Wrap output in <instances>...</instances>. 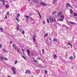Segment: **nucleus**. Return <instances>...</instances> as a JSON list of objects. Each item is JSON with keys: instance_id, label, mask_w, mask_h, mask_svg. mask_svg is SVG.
Listing matches in <instances>:
<instances>
[{"instance_id": "obj_1", "label": "nucleus", "mask_w": 77, "mask_h": 77, "mask_svg": "<svg viewBox=\"0 0 77 77\" xmlns=\"http://www.w3.org/2000/svg\"><path fill=\"white\" fill-rule=\"evenodd\" d=\"M49 20L51 23L56 22V19H53V18H52V17H49Z\"/></svg>"}, {"instance_id": "obj_2", "label": "nucleus", "mask_w": 77, "mask_h": 77, "mask_svg": "<svg viewBox=\"0 0 77 77\" xmlns=\"http://www.w3.org/2000/svg\"><path fill=\"white\" fill-rule=\"evenodd\" d=\"M11 71H12L14 74H16V69L15 67H13L11 69Z\"/></svg>"}, {"instance_id": "obj_3", "label": "nucleus", "mask_w": 77, "mask_h": 77, "mask_svg": "<svg viewBox=\"0 0 77 77\" xmlns=\"http://www.w3.org/2000/svg\"><path fill=\"white\" fill-rule=\"evenodd\" d=\"M40 5H41L42 6H45L47 5V4L43 2H40Z\"/></svg>"}, {"instance_id": "obj_4", "label": "nucleus", "mask_w": 77, "mask_h": 77, "mask_svg": "<svg viewBox=\"0 0 77 77\" xmlns=\"http://www.w3.org/2000/svg\"><path fill=\"white\" fill-rule=\"evenodd\" d=\"M26 51L28 53V56H30V50L27 49Z\"/></svg>"}, {"instance_id": "obj_5", "label": "nucleus", "mask_w": 77, "mask_h": 77, "mask_svg": "<svg viewBox=\"0 0 77 77\" xmlns=\"http://www.w3.org/2000/svg\"><path fill=\"white\" fill-rule=\"evenodd\" d=\"M32 39L34 41H36V35H33V37H32Z\"/></svg>"}, {"instance_id": "obj_6", "label": "nucleus", "mask_w": 77, "mask_h": 77, "mask_svg": "<svg viewBox=\"0 0 77 77\" xmlns=\"http://www.w3.org/2000/svg\"><path fill=\"white\" fill-rule=\"evenodd\" d=\"M31 73L30 71L29 70H26L25 72L26 74H27V73H29V74H30Z\"/></svg>"}, {"instance_id": "obj_7", "label": "nucleus", "mask_w": 77, "mask_h": 77, "mask_svg": "<svg viewBox=\"0 0 77 77\" xmlns=\"http://www.w3.org/2000/svg\"><path fill=\"white\" fill-rule=\"evenodd\" d=\"M70 4L67 3V4H66V7L67 8H68V7H69V6H70Z\"/></svg>"}, {"instance_id": "obj_8", "label": "nucleus", "mask_w": 77, "mask_h": 77, "mask_svg": "<svg viewBox=\"0 0 77 77\" xmlns=\"http://www.w3.org/2000/svg\"><path fill=\"white\" fill-rule=\"evenodd\" d=\"M69 59H70V60L71 61L73 60V59H74L73 58V57H72V56H71L69 57Z\"/></svg>"}, {"instance_id": "obj_9", "label": "nucleus", "mask_w": 77, "mask_h": 77, "mask_svg": "<svg viewBox=\"0 0 77 77\" xmlns=\"http://www.w3.org/2000/svg\"><path fill=\"white\" fill-rule=\"evenodd\" d=\"M13 47L14 48V49L15 50H17V48H16V46H15V45L14 44L12 45Z\"/></svg>"}, {"instance_id": "obj_10", "label": "nucleus", "mask_w": 77, "mask_h": 77, "mask_svg": "<svg viewBox=\"0 0 77 77\" xmlns=\"http://www.w3.org/2000/svg\"><path fill=\"white\" fill-rule=\"evenodd\" d=\"M53 56L54 57V58L55 59H57V56L55 54L53 55Z\"/></svg>"}, {"instance_id": "obj_11", "label": "nucleus", "mask_w": 77, "mask_h": 77, "mask_svg": "<svg viewBox=\"0 0 77 77\" xmlns=\"http://www.w3.org/2000/svg\"><path fill=\"white\" fill-rule=\"evenodd\" d=\"M33 2L35 3H38V0H33Z\"/></svg>"}, {"instance_id": "obj_12", "label": "nucleus", "mask_w": 77, "mask_h": 77, "mask_svg": "<svg viewBox=\"0 0 77 77\" xmlns=\"http://www.w3.org/2000/svg\"><path fill=\"white\" fill-rule=\"evenodd\" d=\"M37 13H38V15H39L40 18H42V17H41V14H40V13H39V11H37Z\"/></svg>"}, {"instance_id": "obj_13", "label": "nucleus", "mask_w": 77, "mask_h": 77, "mask_svg": "<svg viewBox=\"0 0 77 77\" xmlns=\"http://www.w3.org/2000/svg\"><path fill=\"white\" fill-rule=\"evenodd\" d=\"M34 62L35 63H38V61L36 60H34Z\"/></svg>"}, {"instance_id": "obj_14", "label": "nucleus", "mask_w": 77, "mask_h": 77, "mask_svg": "<svg viewBox=\"0 0 77 77\" xmlns=\"http://www.w3.org/2000/svg\"><path fill=\"white\" fill-rule=\"evenodd\" d=\"M73 12V11L72 9H70V13L71 14H72V13Z\"/></svg>"}, {"instance_id": "obj_15", "label": "nucleus", "mask_w": 77, "mask_h": 77, "mask_svg": "<svg viewBox=\"0 0 77 77\" xmlns=\"http://www.w3.org/2000/svg\"><path fill=\"white\" fill-rule=\"evenodd\" d=\"M67 44H68V45H70L71 47V48H72V44H71V43L70 42L68 43Z\"/></svg>"}, {"instance_id": "obj_16", "label": "nucleus", "mask_w": 77, "mask_h": 77, "mask_svg": "<svg viewBox=\"0 0 77 77\" xmlns=\"http://www.w3.org/2000/svg\"><path fill=\"white\" fill-rule=\"evenodd\" d=\"M62 12H60L59 13H58L57 14V15L58 17H59V16H60V15H61V14H62Z\"/></svg>"}, {"instance_id": "obj_17", "label": "nucleus", "mask_w": 77, "mask_h": 77, "mask_svg": "<svg viewBox=\"0 0 77 77\" xmlns=\"http://www.w3.org/2000/svg\"><path fill=\"white\" fill-rule=\"evenodd\" d=\"M48 33H45L44 35V37H46V36H48Z\"/></svg>"}, {"instance_id": "obj_18", "label": "nucleus", "mask_w": 77, "mask_h": 77, "mask_svg": "<svg viewBox=\"0 0 77 77\" xmlns=\"http://www.w3.org/2000/svg\"><path fill=\"white\" fill-rule=\"evenodd\" d=\"M60 17L61 18L63 19L64 18V16L63 14H62L60 16Z\"/></svg>"}, {"instance_id": "obj_19", "label": "nucleus", "mask_w": 77, "mask_h": 77, "mask_svg": "<svg viewBox=\"0 0 77 77\" xmlns=\"http://www.w3.org/2000/svg\"><path fill=\"white\" fill-rule=\"evenodd\" d=\"M0 31L2 32H3V29L2 28H0Z\"/></svg>"}, {"instance_id": "obj_20", "label": "nucleus", "mask_w": 77, "mask_h": 77, "mask_svg": "<svg viewBox=\"0 0 77 77\" xmlns=\"http://www.w3.org/2000/svg\"><path fill=\"white\" fill-rule=\"evenodd\" d=\"M5 7L7 8V9L9 8V5H5Z\"/></svg>"}, {"instance_id": "obj_21", "label": "nucleus", "mask_w": 77, "mask_h": 77, "mask_svg": "<svg viewBox=\"0 0 77 77\" xmlns=\"http://www.w3.org/2000/svg\"><path fill=\"white\" fill-rule=\"evenodd\" d=\"M56 2H57V1H56V0H54L53 1V3L54 4H55L56 3Z\"/></svg>"}, {"instance_id": "obj_22", "label": "nucleus", "mask_w": 77, "mask_h": 77, "mask_svg": "<svg viewBox=\"0 0 77 77\" xmlns=\"http://www.w3.org/2000/svg\"><path fill=\"white\" fill-rule=\"evenodd\" d=\"M54 41H57V39L56 38H54L53 40Z\"/></svg>"}, {"instance_id": "obj_23", "label": "nucleus", "mask_w": 77, "mask_h": 77, "mask_svg": "<svg viewBox=\"0 0 77 77\" xmlns=\"http://www.w3.org/2000/svg\"><path fill=\"white\" fill-rule=\"evenodd\" d=\"M70 24H75V23H74V22H70Z\"/></svg>"}, {"instance_id": "obj_24", "label": "nucleus", "mask_w": 77, "mask_h": 77, "mask_svg": "<svg viewBox=\"0 0 77 77\" xmlns=\"http://www.w3.org/2000/svg\"><path fill=\"white\" fill-rule=\"evenodd\" d=\"M3 51H4V52H7V50H6V49H3Z\"/></svg>"}, {"instance_id": "obj_25", "label": "nucleus", "mask_w": 77, "mask_h": 77, "mask_svg": "<svg viewBox=\"0 0 77 77\" xmlns=\"http://www.w3.org/2000/svg\"><path fill=\"white\" fill-rule=\"evenodd\" d=\"M56 12H57V11H55L54 12L52 13V14H53V15H54V14H55V13H56Z\"/></svg>"}, {"instance_id": "obj_26", "label": "nucleus", "mask_w": 77, "mask_h": 77, "mask_svg": "<svg viewBox=\"0 0 77 77\" xmlns=\"http://www.w3.org/2000/svg\"><path fill=\"white\" fill-rule=\"evenodd\" d=\"M0 1L1 2H2L5 3V2H6V1H5V0H1Z\"/></svg>"}, {"instance_id": "obj_27", "label": "nucleus", "mask_w": 77, "mask_h": 77, "mask_svg": "<svg viewBox=\"0 0 77 77\" xmlns=\"http://www.w3.org/2000/svg\"><path fill=\"white\" fill-rule=\"evenodd\" d=\"M22 57H23V59H25H25H26V57H24V56H23V55H22V54H21Z\"/></svg>"}, {"instance_id": "obj_28", "label": "nucleus", "mask_w": 77, "mask_h": 77, "mask_svg": "<svg viewBox=\"0 0 77 77\" xmlns=\"http://www.w3.org/2000/svg\"><path fill=\"white\" fill-rule=\"evenodd\" d=\"M74 16H75V17H77V13H74Z\"/></svg>"}, {"instance_id": "obj_29", "label": "nucleus", "mask_w": 77, "mask_h": 77, "mask_svg": "<svg viewBox=\"0 0 77 77\" xmlns=\"http://www.w3.org/2000/svg\"><path fill=\"white\" fill-rule=\"evenodd\" d=\"M16 20H17V21L18 22H20V21H19V20H18V18H17V17H16Z\"/></svg>"}, {"instance_id": "obj_30", "label": "nucleus", "mask_w": 77, "mask_h": 77, "mask_svg": "<svg viewBox=\"0 0 77 77\" xmlns=\"http://www.w3.org/2000/svg\"><path fill=\"white\" fill-rule=\"evenodd\" d=\"M0 59H2V60H4L5 59L3 58V57H0Z\"/></svg>"}, {"instance_id": "obj_31", "label": "nucleus", "mask_w": 77, "mask_h": 77, "mask_svg": "<svg viewBox=\"0 0 77 77\" xmlns=\"http://www.w3.org/2000/svg\"><path fill=\"white\" fill-rule=\"evenodd\" d=\"M18 16H17V18H19V17H20V14H18Z\"/></svg>"}, {"instance_id": "obj_32", "label": "nucleus", "mask_w": 77, "mask_h": 77, "mask_svg": "<svg viewBox=\"0 0 77 77\" xmlns=\"http://www.w3.org/2000/svg\"><path fill=\"white\" fill-rule=\"evenodd\" d=\"M22 34H23V35H24V33H25V32H24V31L23 30L22 31Z\"/></svg>"}, {"instance_id": "obj_33", "label": "nucleus", "mask_w": 77, "mask_h": 77, "mask_svg": "<svg viewBox=\"0 0 77 77\" xmlns=\"http://www.w3.org/2000/svg\"><path fill=\"white\" fill-rule=\"evenodd\" d=\"M59 20L61 21H63V20L61 18Z\"/></svg>"}, {"instance_id": "obj_34", "label": "nucleus", "mask_w": 77, "mask_h": 77, "mask_svg": "<svg viewBox=\"0 0 77 77\" xmlns=\"http://www.w3.org/2000/svg\"><path fill=\"white\" fill-rule=\"evenodd\" d=\"M42 51L43 54H44V49H43L42 50Z\"/></svg>"}, {"instance_id": "obj_35", "label": "nucleus", "mask_w": 77, "mask_h": 77, "mask_svg": "<svg viewBox=\"0 0 77 77\" xmlns=\"http://www.w3.org/2000/svg\"><path fill=\"white\" fill-rule=\"evenodd\" d=\"M25 17L26 18H29V17L28 16H25Z\"/></svg>"}, {"instance_id": "obj_36", "label": "nucleus", "mask_w": 77, "mask_h": 77, "mask_svg": "<svg viewBox=\"0 0 77 77\" xmlns=\"http://www.w3.org/2000/svg\"><path fill=\"white\" fill-rule=\"evenodd\" d=\"M47 21L48 24H49V19H47Z\"/></svg>"}, {"instance_id": "obj_37", "label": "nucleus", "mask_w": 77, "mask_h": 77, "mask_svg": "<svg viewBox=\"0 0 77 77\" xmlns=\"http://www.w3.org/2000/svg\"><path fill=\"white\" fill-rule=\"evenodd\" d=\"M36 59H37V60H41V58L39 57H38Z\"/></svg>"}, {"instance_id": "obj_38", "label": "nucleus", "mask_w": 77, "mask_h": 77, "mask_svg": "<svg viewBox=\"0 0 77 77\" xmlns=\"http://www.w3.org/2000/svg\"><path fill=\"white\" fill-rule=\"evenodd\" d=\"M17 63H18V61H16L15 62V65H16V64H17Z\"/></svg>"}, {"instance_id": "obj_39", "label": "nucleus", "mask_w": 77, "mask_h": 77, "mask_svg": "<svg viewBox=\"0 0 77 77\" xmlns=\"http://www.w3.org/2000/svg\"><path fill=\"white\" fill-rule=\"evenodd\" d=\"M48 72L47 71V70H45V73L46 74H47Z\"/></svg>"}, {"instance_id": "obj_40", "label": "nucleus", "mask_w": 77, "mask_h": 77, "mask_svg": "<svg viewBox=\"0 0 77 77\" xmlns=\"http://www.w3.org/2000/svg\"><path fill=\"white\" fill-rule=\"evenodd\" d=\"M22 51L24 53V50L23 48L22 49Z\"/></svg>"}, {"instance_id": "obj_41", "label": "nucleus", "mask_w": 77, "mask_h": 77, "mask_svg": "<svg viewBox=\"0 0 77 77\" xmlns=\"http://www.w3.org/2000/svg\"><path fill=\"white\" fill-rule=\"evenodd\" d=\"M62 26H64V27H66V26H65V25H63Z\"/></svg>"}, {"instance_id": "obj_42", "label": "nucleus", "mask_w": 77, "mask_h": 77, "mask_svg": "<svg viewBox=\"0 0 77 77\" xmlns=\"http://www.w3.org/2000/svg\"><path fill=\"white\" fill-rule=\"evenodd\" d=\"M2 47H3L2 45H0V48H2Z\"/></svg>"}, {"instance_id": "obj_43", "label": "nucleus", "mask_w": 77, "mask_h": 77, "mask_svg": "<svg viewBox=\"0 0 77 77\" xmlns=\"http://www.w3.org/2000/svg\"><path fill=\"white\" fill-rule=\"evenodd\" d=\"M8 18V17L6 16H5V19H7Z\"/></svg>"}, {"instance_id": "obj_44", "label": "nucleus", "mask_w": 77, "mask_h": 77, "mask_svg": "<svg viewBox=\"0 0 77 77\" xmlns=\"http://www.w3.org/2000/svg\"><path fill=\"white\" fill-rule=\"evenodd\" d=\"M5 2H2V4H3V5H5Z\"/></svg>"}, {"instance_id": "obj_45", "label": "nucleus", "mask_w": 77, "mask_h": 77, "mask_svg": "<svg viewBox=\"0 0 77 77\" xmlns=\"http://www.w3.org/2000/svg\"><path fill=\"white\" fill-rule=\"evenodd\" d=\"M5 60H8V59L6 58V57H5Z\"/></svg>"}, {"instance_id": "obj_46", "label": "nucleus", "mask_w": 77, "mask_h": 77, "mask_svg": "<svg viewBox=\"0 0 77 77\" xmlns=\"http://www.w3.org/2000/svg\"><path fill=\"white\" fill-rule=\"evenodd\" d=\"M17 30H19V28H18V27H17Z\"/></svg>"}, {"instance_id": "obj_47", "label": "nucleus", "mask_w": 77, "mask_h": 77, "mask_svg": "<svg viewBox=\"0 0 77 77\" xmlns=\"http://www.w3.org/2000/svg\"><path fill=\"white\" fill-rule=\"evenodd\" d=\"M31 54L32 56H33V53H31Z\"/></svg>"}, {"instance_id": "obj_48", "label": "nucleus", "mask_w": 77, "mask_h": 77, "mask_svg": "<svg viewBox=\"0 0 77 77\" xmlns=\"http://www.w3.org/2000/svg\"><path fill=\"white\" fill-rule=\"evenodd\" d=\"M49 39H50V41H51V38H49Z\"/></svg>"}, {"instance_id": "obj_49", "label": "nucleus", "mask_w": 77, "mask_h": 77, "mask_svg": "<svg viewBox=\"0 0 77 77\" xmlns=\"http://www.w3.org/2000/svg\"><path fill=\"white\" fill-rule=\"evenodd\" d=\"M22 31H23V30H22V29H20V32H22Z\"/></svg>"}, {"instance_id": "obj_50", "label": "nucleus", "mask_w": 77, "mask_h": 77, "mask_svg": "<svg viewBox=\"0 0 77 77\" xmlns=\"http://www.w3.org/2000/svg\"><path fill=\"white\" fill-rule=\"evenodd\" d=\"M9 12H8L7 14V15H9Z\"/></svg>"}, {"instance_id": "obj_51", "label": "nucleus", "mask_w": 77, "mask_h": 77, "mask_svg": "<svg viewBox=\"0 0 77 77\" xmlns=\"http://www.w3.org/2000/svg\"><path fill=\"white\" fill-rule=\"evenodd\" d=\"M43 24H45V21H43Z\"/></svg>"}, {"instance_id": "obj_52", "label": "nucleus", "mask_w": 77, "mask_h": 77, "mask_svg": "<svg viewBox=\"0 0 77 77\" xmlns=\"http://www.w3.org/2000/svg\"><path fill=\"white\" fill-rule=\"evenodd\" d=\"M12 41H11V42H10V44H12Z\"/></svg>"}, {"instance_id": "obj_53", "label": "nucleus", "mask_w": 77, "mask_h": 77, "mask_svg": "<svg viewBox=\"0 0 77 77\" xmlns=\"http://www.w3.org/2000/svg\"><path fill=\"white\" fill-rule=\"evenodd\" d=\"M26 22H28V21L26 19Z\"/></svg>"}, {"instance_id": "obj_54", "label": "nucleus", "mask_w": 77, "mask_h": 77, "mask_svg": "<svg viewBox=\"0 0 77 77\" xmlns=\"http://www.w3.org/2000/svg\"><path fill=\"white\" fill-rule=\"evenodd\" d=\"M8 77H11V76H9V75H8Z\"/></svg>"}, {"instance_id": "obj_55", "label": "nucleus", "mask_w": 77, "mask_h": 77, "mask_svg": "<svg viewBox=\"0 0 77 77\" xmlns=\"http://www.w3.org/2000/svg\"><path fill=\"white\" fill-rule=\"evenodd\" d=\"M74 57L75 58V55H74Z\"/></svg>"}, {"instance_id": "obj_56", "label": "nucleus", "mask_w": 77, "mask_h": 77, "mask_svg": "<svg viewBox=\"0 0 77 77\" xmlns=\"http://www.w3.org/2000/svg\"><path fill=\"white\" fill-rule=\"evenodd\" d=\"M18 51L20 53V51H19V50H18Z\"/></svg>"}, {"instance_id": "obj_57", "label": "nucleus", "mask_w": 77, "mask_h": 77, "mask_svg": "<svg viewBox=\"0 0 77 77\" xmlns=\"http://www.w3.org/2000/svg\"><path fill=\"white\" fill-rule=\"evenodd\" d=\"M30 19H31V20H32V17H30Z\"/></svg>"}, {"instance_id": "obj_58", "label": "nucleus", "mask_w": 77, "mask_h": 77, "mask_svg": "<svg viewBox=\"0 0 77 77\" xmlns=\"http://www.w3.org/2000/svg\"><path fill=\"white\" fill-rule=\"evenodd\" d=\"M28 1H29V2H30V0H28Z\"/></svg>"}, {"instance_id": "obj_59", "label": "nucleus", "mask_w": 77, "mask_h": 77, "mask_svg": "<svg viewBox=\"0 0 77 77\" xmlns=\"http://www.w3.org/2000/svg\"><path fill=\"white\" fill-rule=\"evenodd\" d=\"M31 77H33V75H32Z\"/></svg>"}, {"instance_id": "obj_60", "label": "nucleus", "mask_w": 77, "mask_h": 77, "mask_svg": "<svg viewBox=\"0 0 77 77\" xmlns=\"http://www.w3.org/2000/svg\"><path fill=\"white\" fill-rule=\"evenodd\" d=\"M29 14H30V15H32V14H31V13H30Z\"/></svg>"}, {"instance_id": "obj_61", "label": "nucleus", "mask_w": 77, "mask_h": 77, "mask_svg": "<svg viewBox=\"0 0 77 77\" xmlns=\"http://www.w3.org/2000/svg\"><path fill=\"white\" fill-rule=\"evenodd\" d=\"M6 2H8V1H6Z\"/></svg>"}, {"instance_id": "obj_62", "label": "nucleus", "mask_w": 77, "mask_h": 77, "mask_svg": "<svg viewBox=\"0 0 77 77\" xmlns=\"http://www.w3.org/2000/svg\"><path fill=\"white\" fill-rule=\"evenodd\" d=\"M32 21H33V20H32Z\"/></svg>"}, {"instance_id": "obj_63", "label": "nucleus", "mask_w": 77, "mask_h": 77, "mask_svg": "<svg viewBox=\"0 0 77 77\" xmlns=\"http://www.w3.org/2000/svg\"><path fill=\"white\" fill-rule=\"evenodd\" d=\"M67 29H68V28H67Z\"/></svg>"}, {"instance_id": "obj_64", "label": "nucleus", "mask_w": 77, "mask_h": 77, "mask_svg": "<svg viewBox=\"0 0 77 77\" xmlns=\"http://www.w3.org/2000/svg\"><path fill=\"white\" fill-rule=\"evenodd\" d=\"M23 20H24V19H23Z\"/></svg>"}]
</instances>
